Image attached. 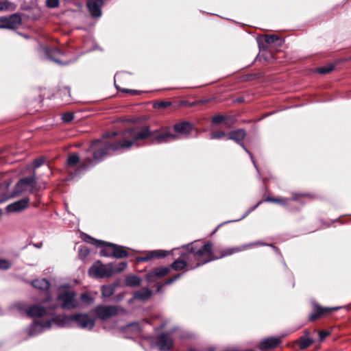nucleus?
Returning a JSON list of instances; mask_svg holds the SVG:
<instances>
[{
  "label": "nucleus",
  "mask_w": 351,
  "mask_h": 351,
  "mask_svg": "<svg viewBox=\"0 0 351 351\" xmlns=\"http://www.w3.org/2000/svg\"><path fill=\"white\" fill-rule=\"evenodd\" d=\"M262 203L261 201L258 202L254 207L251 208L249 210H248V213L255 210Z\"/></svg>",
  "instance_id": "603ef678"
},
{
  "label": "nucleus",
  "mask_w": 351,
  "mask_h": 351,
  "mask_svg": "<svg viewBox=\"0 0 351 351\" xmlns=\"http://www.w3.org/2000/svg\"><path fill=\"white\" fill-rule=\"evenodd\" d=\"M141 283V279L135 276H129L126 279V285L128 286H137Z\"/></svg>",
  "instance_id": "473e14b6"
},
{
  "label": "nucleus",
  "mask_w": 351,
  "mask_h": 351,
  "mask_svg": "<svg viewBox=\"0 0 351 351\" xmlns=\"http://www.w3.org/2000/svg\"><path fill=\"white\" fill-rule=\"evenodd\" d=\"M226 136V133L223 131H217L211 133L210 135V139H220Z\"/></svg>",
  "instance_id": "58836bf2"
},
{
  "label": "nucleus",
  "mask_w": 351,
  "mask_h": 351,
  "mask_svg": "<svg viewBox=\"0 0 351 351\" xmlns=\"http://www.w3.org/2000/svg\"><path fill=\"white\" fill-rule=\"evenodd\" d=\"M124 310L117 306L99 305L96 306L93 312L95 315L101 320H106L112 317L123 312Z\"/></svg>",
  "instance_id": "423d86ee"
},
{
  "label": "nucleus",
  "mask_w": 351,
  "mask_h": 351,
  "mask_svg": "<svg viewBox=\"0 0 351 351\" xmlns=\"http://www.w3.org/2000/svg\"><path fill=\"white\" fill-rule=\"evenodd\" d=\"M169 254V252L162 250H157L149 251L147 253L146 256L144 257H141L138 258V261H148L152 258H164Z\"/></svg>",
  "instance_id": "4be33fe9"
},
{
  "label": "nucleus",
  "mask_w": 351,
  "mask_h": 351,
  "mask_svg": "<svg viewBox=\"0 0 351 351\" xmlns=\"http://www.w3.org/2000/svg\"><path fill=\"white\" fill-rule=\"evenodd\" d=\"M32 285L36 289L43 291V293L45 296V299L43 301V304L47 303L51 300V298L48 291L50 284L48 280H47L45 278L36 279L32 282Z\"/></svg>",
  "instance_id": "f8f14e48"
},
{
  "label": "nucleus",
  "mask_w": 351,
  "mask_h": 351,
  "mask_svg": "<svg viewBox=\"0 0 351 351\" xmlns=\"http://www.w3.org/2000/svg\"><path fill=\"white\" fill-rule=\"evenodd\" d=\"M309 335L310 332L308 330H305L304 335L296 341V343L298 344L300 350H305L313 343V339L310 338Z\"/></svg>",
  "instance_id": "5701e85b"
},
{
  "label": "nucleus",
  "mask_w": 351,
  "mask_h": 351,
  "mask_svg": "<svg viewBox=\"0 0 351 351\" xmlns=\"http://www.w3.org/2000/svg\"><path fill=\"white\" fill-rule=\"evenodd\" d=\"M75 293L70 289H62L59 290L58 300L61 307L64 309H73L78 306V301L75 298Z\"/></svg>",
  "instance_id": "20e7f679"
},
{
  "label": "nucleus",
  "mask_w": 351,
  "mask_h": 351,
  "mask_svg": "<svg viewBox=\"0 0 351 351\" xmlns=\"http://www.w3.org/2000/svg\"><path fill=\"white\" fill-rule=\"evenodd\" d=\"M74 118V115H73V113L72 112H66L64 114H62V119L63 120L64 122L65 123H69L70 121H71Z\"/></svg>",
  "instance_id": "ea45409f"
},
{
  "label": "nucleus",
  "mask_w": 351,
  "mask_h": 351,
  "mask_svg": "<svg viewBox=\"0 0 351 351\" xmlns=\"http://www.w3.org/2000/svg\"><path fill=\"white\" fill-rule=\"evenodd\" d=\"M191 351H194V350H191Z\"/></svg>",
  "instance_id": "13d9d810"
},
{
  "label": "nucleus",
  "mask_w": 351,
  "mask_h": 351,
  "mask_svg": "<svg viewBox=\"0 0 351 351\" xmlns=\"http://www.w3.org/2000/svg\"><path fill=\"white\" fill-rule=\"evenodd\" d=\"M65 90L69 92V89L68 88H65Z\"/></svg>",
  "instance_id": "6e6d98bb"
},
{
  "label": "nucleus",
  "mask_w": 351,
  "mask_h": 351,
  "mask_svg": "<svg viewBox=\"0 0 351 351\" xmlns=\"http://www.w3.org/2000/svg\"><path fill=\"white\" fill-rule=\"evenodd\" d=\"M338 309H339V307L326 308L316 304L314 306L313 313L309 315V319L311 321H314L325 314Z\"/></svg>",
  "instance_id": "6ab92c4d"
},
{
  "label": "nucleus",
  "mask_w": 351,
  "mask_h": 351,
  "mask_svg": "<svg viewBox=\"0 0 351 351\" xmlns=\"http://www.w3.org/2000/svg\"><path fill=\"white\" fill-rule=\"evenodd\" d=\"M11 267V263L5 259H0V269H8Z\"/></svg>",
  "instance_id": "79ce46f5"
},
{
  "label": "nucleus",
  "mask_w": 351,
  "mask_h": 351,
  "mask_svg": "<svg viewBox=\"0 0 351 351\" xmlns=\"http://www.w3.org/2000/svg\"><path fill=\"white\" fill-rule=\"evenodd\" d=\"M21 23V16L17 14H13L8 17H0L1 29H15L18 27Z\"/></svg>",
  "instance_id": "9d476101"
},
{
  "label": "nucleus",
  "mask_w": 351,
  "mask_h": 351,
  "mask_svg": "<svg viewBox=\"0 0 351 351\" xmlns=\"http://www.w3.org/2000/svg\"><path fill=\"white\" fill-rule=\"evenodd\" d=\"M186 250V252L182 254V256H183L186 263H187L188 267L191 269H194L199 267V265H196V264H197V258H196V256H195L196 255L195 248L191 245H189L187 246Z\"/></svg>",
  "instance_id": "4468645a"
},
{
  "label": "nucleus",
  "mask_w": 351,
  "mask_h": 351,
  "mask_svg": "<svg viewBox=\"0 0 351 351\" xmlns=\"http://www.w3.org/2000/svg\"><path fill=\"white\" fill-rule=\"evenodd\" d=\"M93 161L90 158H86L82 165V168H85L86 167H88L89 165H92Z\"/></svg>",
  "instance_id": "8fccbe9b"
},
{
  "label": "nucleus",
  "mask_w": 351,
  "mask_h": 351,
  "mask_svg": "<svg viewBox=\"0 0 351 351\" xmlns=\"http://www.w3.org/2000/svg\"><path fill=\"white\" fill-rule=\"evenodd\" d=\"M10 3L3 2L0 3V11L8 10L9 9Z\"/></svg>",
  "instance_id": "09e8293b"
},
{
  "label": "nucleus",
  "mask_w": 351,
  "mask_h": 351,
  "mask_svg": "<svg viewBox=\"0 0 351 351\" xmlns=\"http://www.w3.org/2000/svg\"><path fill=\"white\" fill-rule=\"evenodd\" d=\"M180 277V274H177L173 276L172 278H169L166 282L165 285H170L173 282L176 280L178 279Z\"/></svg>",
  "instance_id": "de8ad7c7"
},
{
  "label": "nucleus",
  "mask_w": 351,
  "mask_h": 351,
  "mask_svg": "<svg viewBox=\"0 0 351 351\" xmlns=\"http://www.w3.org/2000/svg\"><path fill=\"white\" fill-rule=\"evenodd\" d=\"M84 240L85 242L93 244L97 247H104L106 243L103 241L95 239L89 235H85Z\"/></svg>",
  "instance_id": "7c9ffc66"
},
{
  "label": "nucleus",
  "mask_w": 351,
  "mask_h": 351,
  "mask_svg": "<svg viewBox=\"0 0 351 351\" xmlns=\"http://www.w3.org/2000/svg\"><path fill=\"white\" fill-rule=\"evenodd\" d=\"M84 240L85 242L93 244L97 247H104L106 243L103 241L95 239L89 235H85Z\"/></svg>",
  "instance_id": "c756f323"
},
{
  "label": "nucleus",
  "mask_w": 351,
  "mask_h": 351,
  "mask_svg": "<svg viewBox=\"0 0 351 351\" xmlns=\"http://www.w3.org/2000/svg\"><path fill=\"white\" fill-rule=\"evenodd\" d=\"M170 272V267H161L154 269L147 274V280L150 282H154L157 278H161Z\"/></svg>",
  "instance_id": "2eb2a0df"
},
{
  "label": "nucleus",
  "mask_w": 351,
  "mask_h": 351,
  "mask_svg": "<svg viewBox=\"0 0 351 351\" xmlns=\"http://www.w3.org/2000/svg\"><path fill=\"white\" fill-rule=\"evenodd\" d=\"M29 198H24L23 199L15 202L7 206L8 212H19L26 208L29 204Z\"/></svg>",
  "instance_id": "aec40b11"
},
{
  "label": "nucleus",
  "mask_w": 351,
  "mask_h": 351,
  "mask_svg": "<svg viewBox=\"0 0 351 351\" xmlns=\"http://www.w3.org/2000/svg\"><path fill=\"white\" fill-rule=\"evenodd\" d=\"M106 249H102L100 251L101 256H113L117 258H125L128 256L126 248L111 243H106Z\"/></svg>",
  "instance_id": "0eeeda50"
},
{
  "label": "nucleus",
  "mask_w": 351,
  "mask_h": 351,
  "mask_svg": "<svg viewBox=\"0 0 351 351\" xmlns=\"http://www.w3.org/2000/svg\"><path fill=\"white\" fill-rule=\"evenodd\" d=\"M279 38L276 35H267L265 36V42L268 44H272L278 40Z\"/></svg>",
  "instance_id": "a19ab883"
},
{
  "label": "nucleus",
  "mask_w": 351,
  "mask_h": 351,
  "mask_svg": "<svg viewBox=\"0 0 351 351\" xmlns=\"http://www.w3.org/2000/svg\"><path fill=\"white\" fill-rule=\"evenodd\" d=\"M245 136H246V133L244 130L238 129L236 130H233L228 134V139L233 140L236 143H237L239 145H240L244 149V150L247 153L249 154L255 167H256L252 154L247 150V149L245 147V145L242 143V141L245 138Z\"/></svg>",
  "instance_id": "9b49d317"
},
{
  "label": "nucleus",
  "mask_w": 351,
  "mask_h": 351,
  "mask_svg": "<svg viewBox=\"0 0 351 351\" xmlns=\"http://www.w3.org/2000/svg\"><path fill=\"white\" fill-rule=\"evenodd\" d=\"M334 69V66L332 65H328L325 66L320 67L317 69V71L320 74H327L329 73Z\"/></svg>",
  "instance_id": "e433bc0d"
},
{
  "label": "nucleus",
  "mask_w": 351,
  "mask_h": 351,
  "mask_svg": "<svg viewBox=\"0 0 351 351\" xmlns=\"http://www.w3.org/2000/svg\"><path fill=\"white\" fill-rule=\"evenodd\" d=\"M80 161V157L77 154H71L67 159V165L73 167L76 165Z\"/></svg>",
  "instance_id": "72a5a7b5"
},
{
  "label": "nucleus",
  "mask_w": 351,
  "mask_h": 351,
  "mask_svg": "<svg viewBox=\"0 0 351 351\" xmlns=\"http://www.w3.org/2000/svg\"><path fill=\"white\" fill-rule=\"evenodd\" d=\"M156 345L160 351H168L173 346V340L169 335L162 334L158 337Z\"/></svg>",
  "instance_id": "dca6fc26"
},
{
  "label": "nucleus",
  "mask_w": 351,
  "mask_h": 351,
  "mask_svg": "<svg viewBox=\"0 0 351 351\" xmlns=\"http://www.w3.org/2000/svg\"><path fill=\"white\" fill-rule=\"evenodd\" d=\"M58 321L59 317H53L51 319L47 320L44 323L35 321L29 326L27 331L28 335L29 336H34L40 333L45 329L52 327L53 325L58 326Z\"/></svg>",
  "instance_id": "6e6552de"
},
{
  "label": "nucleus",
  "mask_w": 351,
  "mask_h": 351,
  "mask_svg": "<svg viewBox=\"0 0 351 351\" xmlns=\"http://www.w3.org/2000/svg\"><path fill=\"white\" fill-rule=\"evenodd\" d=\"M123 92L124 93H129L132 95H138L139 94V91L138 90H133V89H123Z\"/></svg>",
  "instance_id": "3c124183"
},
{
  "label": "nucleus",
  "mask_w": 351,
  "mask_h": 351,
  "mask_svg": "<svg viewBox=\"0 0 351 351\" xmlns=\"http://www.w3.org/2000/svg\"><path fill=\"white\" fill-rule=\"evenodd\" d=\"M152 295V291L147 288H143L134 293V298L141 300H147Z\"/></svg>",
  "instance_id": "a878e982"
},
{
  "label": "nucleus",
  "mask_w": 351,
  "mask_h": 351,
  "mask_svg": "<svg viewBox=\"0 0 351 351\" xmlns=\"http://www.w3.org/2000/svg\"><path fill=\"white\" fill-rule=\"evenodd\" d=\"M162 286H160L158 288V291H160V289Z\"/></svg>",
  "instance_id": "4d7b16f0"
},
{
  "label": "nucleus",
  "mask_w": 351,
  "mask_h": 351,
  "mask_svg": "<svg viewBox=\"0 0 351 351\" xmlns=\"http://www.w3.org/2000/svg\"><path fill=\"white\" fill-rule=\"evenodd\" d=\"M282 341V337H268L263 339L259 345L258 348L262 351H267L276 348Z\"/></svg>",
  "instance_id": "ddd939ff"
},
{
  "label": "nucleus",
  "mask_w": 351,
  "mask_h": 351,
  "mask_svg": "<svg viewBox=\"0 0 351 351\" xmlns=\"http://www.w3.org/2000/svg\"><path fill=\"white\" fill-rule=\"evenodd\" d=\"M56 307V306H54L51 310H47L40 305H34L29 308L27 315L30 317H43L46 315L51 314Z\"/></svg>",
  "instance_id": "a211bd4d"
},
{
  "label": "nucleus",
  "mask_w": 351,
  "mask_h": 351,
  "mask_svg": "<svg viewBox=\"0 0 351 351\" xmlns=\"http://www.w3.org/2000/svg\"><path fill=\"white\" fill-rule=\"evenodd\" d=\"M127 265L126 262H121L117 266L113 265L114 274L123 271L127 267Z\"/></svg>",
  "instance_id": "c9c22d12"
},
{
  "label": "nucleus",
  "mask_w": 351,
  "mask_h": 351,
  "mask_svg": "<svg viewBox=\"0 0 351 351\" xmlns=\"http://www.w3.org/2000/svg\"><path fill=\"white\" fill-rule=\"evenodd\" d=\"M114 285H103L101 287V295L104 299L109 298L114 295L115 291Z\"/></svg>",
  "instance_id": "393cba45"
},
{
  "label": "nucleus",
  "mask_w": 351,
  "mask_h": 351,
  "mask_svg": "<svg viewBox=\"0 0 351 351\" xmlns=\"http://www.w3.org/2000/svg\"><path fill=\"white\" fill-rule=\"evenodd\" d=\"M290 200L297 201L298 200V195H293L291 199L288 198H275V197H267L265 201L269 202H273L280 204L282 205H286Z\"/></svg>",
  "instance_id": "bb28decb"
},
{
  "label": "nucleus",
  "mask_w": 351,
  "mask_h": 351,
  "mask_svg": "<svg viewBox=\"0 0 351 351\" xmlns=\"http://www.w3.org/2000/svg\"><path fill=\"white\" fill-rule=\"evenodd\" d=\"M10 183L5 182L0 184V202L7 200L10 195L8 193Z\"/></svg>",
  "instance_id": "cd10ccee"
},
{
  "label": "nucleus",
  "mask_w": 351,
  "mask_h": 351,
  "mask_svg": "<svg viewBox=\"0 0 351 351\" xmlns=\"http://www.w3.org/2000/svg\"><path fill=\"white\" fill-rule=\"evenodd\" d=\"M117 135V140L110 142L106 138L94 141L90 147L93 152V159L95 162L104 160L105 156L112 154L113 152L130 148L138 141L144 140L149 137L156 143H167L178 138L177 135L171 133L169 129L165 130H156L151 132L148 126L135 128L124 130Z\"/></svg>",
  "instance_id": "f257e3e1"
},
{
  "label": "nucleus",
  "mask_w": 351,
  "mask_h": 351,
  "mask_svg": "<svg viewBox=\"0 0 351 351\" xmlns=\"http://www.w3.org/2000/svg\"><path fill=\"white\" fill-rule=\"evenodd\" d=\"M45 162L44 158H38L34 160V166L35 168L40 167Z\"/></svg>",
  "instance_id": "a18cd8bd"
},
{
  "label": "nucleus",
  "mask_w": 351,
  "mask_h": 351,
  "mask_svg": "<svg viewBox=\"0 0 351 351\" xmlns=\"http://www.w3.org/2000/svg\"><path fill=\"white\" fill-rule=\"evenodd\" d=\"M89 254V250L87 246L82 245L80 247L78 255L80 258L84 260Z\"/></svg>",
  "instance_id": "f704fd0d"
},
{
  "label": "nucleus",
  "mask_w": 351,
  "mask_h": 351,
  "mask_svg": "<svg viewBox=\"0 0 351 351\" xmlns=\"http://www.w3.org/2000/svg\"><path fill=\"white\" fill-rule=\"evenodd\" d=\"M46 5L51 8H56L59 5V0H46Z\"/></svg>",
  "instance_id": "37998d69"
},
{
  "label": "nucleus",
  "mask_w": 351,
  "mask_h": 351,
  "mask_svg": "<svg viewBox=\"0 0 351 351\" xmlns=\"http://www.w3.org/2000/svg\"><path fill=\"white\" fill-rule=\"evenodd\" d=\"M227 119H228L227 116L218 114L212 118V123L215 124V125H219V124H221V123L225 122V124L227 125L228 127H230V125H228V123L226 122Z\"/></svg>",
  "instance_id": "2f4dec72"
},
{
  "label": "nucleus",
  "mask_w": 351,
  "mask_h": 351,
  "mask_svg": "<svg viewBox=\"0 0 351 351\" xmlns=\"http://www.w3.org/2000/svg\"><path fill=\"white\" fill-rule=\"evenodd\" d=\"M134 326H136V327H138V325H137V324H136V325L132 324V325H131V326H130L129 327L130 328V327H134Z\"/></svg>",
  "instance_id": "864d4df0"
},
{
  "label": "nucleus",
  "mask_w": 351,
  "mask_h": 351,
  "mask_svg": "<svg viewBox=\"0 0 351 351\" xmlns=\"http://www.w3.org/2000/svg\"><path fill=\"white\" fill-rule=\"evenodd\" d=\"M58 326L65 327L72 322L76 323V324L82 328L91 330L95 326V319L87 314L77 313L71 316H63L59 317Z\"/></svg>",
  "instance_id": "7ed1b4c3"
},
{
  "label": "nucleus",
  "mask_w": 351,
  "mask_h": 351,
  "mask_svg": "<svg viewBox=\"0 0 351 351\" xmlns=\"http://www.w3.org/2000/svg\"><path fill=\"white\" fill-rule=\"evenodd\" d=\"M173 130L178 134L188 135L192 131L193 125L191 123L184 121L174 125Z\"/></svg>",
  "instance_id": "412c9836"
},
{
  "label": "nucleus",
  "mask_w": 351,
  "mask_h": 351,
  "mask_svg": "<svg viewBox=\"0 0 351 351\" xmlns=\"http://www.w3.org/2000/svg\"><path fill=\"white\" fill-rule=\"evenodd\" d=\"M252 245L249 244L239 247H229L219 252V254H215L213 251V244L206 243L199 249L195 248L196 258H197V264L196 265H202L211 261L221 258L226 256H230L237 252H241L251 247Z\"/></svg>",
  "instance_id": "f03ea898"
},
{
  "label": "nucleus",
  "mask_w": 351,
  "mask_h": 351,
  "mask_svg": "<svg viewBox=\"0 0 351 351\" xmlns=\"http://www.w3.org/2000/svg\"><path fill=\"white\" fill-rule=\"evenodd\" d=\"M21 189H25V191L27 190V188L26 186H21Z\"/></svg>",
  "instance_id": "5fc2aeb1"
},
{
  "label": "nucleus",
  "mask_w": 351,
  "mask_h": 351,
  "mask_svg": "<svg viewBox=\"0 0 351 351\" xmlns=\"http://www.w3.org/2000/svg\"><path fill=\"white\" fill-rule=\"evenodd\" d=\"M330 335V332L326 330H320L319 331V337L321 341L325 339L327 336Z\"/></svg>",
  "instance_id": "49530a36"
},
{
  "label": "nucleus",
  "mask_w": 351,
  "mask_h": 351,
  "mask_svg": "<svg viewBox=\"0 0 351 351\" xmlns=\"http://www.w3.org/2000/svg\"><path fill=\"white\" fill-rule=\"evenodd\" d=\"M81 300L86 304H90L93 302V298L88 293H84L81 295Z\"/></svg>",
  "instance_id": "4c0bfd02"
},
{
  "label": "nucleus",
  "mask_w": 351,
  "mask_h": 351,
  "mask_svg": "<svg viewBox=\"0 0 351 351\" xmlns=\"http://www.w3.org/2000/svg\"><path fill=\"white\" fill-rule=\"evenodd\" d=\"M47 56L49 59L58 64H66L69 63V61H64L61 59V57L63 56V53L58 49H53L47 51Z\"/></svg>",
  "instance_id": "b1692460"
},
{
  "label": "nucleus",
  "mask_w": 351,
  "mask_h": 351,
  "mask_svg": "<svg viewBox=\"0 0 351 351\" xmlns=\"http://www.w3.org/2000/svg\"><path fill=\"white\" fill-rule=\"evenodd\" d=\"M36 182L34 175L22 178L16 185L15 193L20 194L25 191V189H21V186H26L27 189H29L31 193H34L36 190Z\"/></svg>",
  "instance_id": "1a4fd4ad"
},
{
  "label": "nucleus",
  "mask_w": 351,
  "mask_h": 351,
  "mask_svg": "<svg viewBox=\"0 0 351 351\" xmlns=\"http://www.w3.org/2000/svg\"><path fill=\"white\" fill-rule=\"evenodd\" d=\"M186 267H188L187 263H186L182 256H181L180 258L176 260L171 265V268L176 271L182 270L184 269Z\"/></svg>",
  "instance_id": "c85d7f7f"
},
{
  "label": "nucleus",
  "mask_w": 351,
  "mask_h": 351,
  "mask_svg": "<svg viewBox=\"0 0 351 351\" xmlns=\"http://www.w3.org/2000/svg\"><path fill=\"white\" fill-rule=\"evenodd\" d=\"M102 0H88L87 7L93 17H99L101 15Z\"/></svg>",
  "instance_id": "f3484780"
},
{
  "label": "nucleus",
  "mask_w": 351,
  "mask_h": 351,
  "mask_svg": "<svg viewBox=\"0 0 351 351\" xmlns=\"http://www.w3.org/2000/svg\"><path fill=\"white\" fill-rule=\"evenodd\" d=\"M170 105H171L170 102L160 101V102L155 104L154 106V108H165L169 106Z\"/></svg>",
  "instance_id": "c03bdc74"
},
{
  "label": "nucleus",
  "mask_w": 351,
  "mask_h": 351,
  "mask_svg": "<svg viewBox=\"0 0 351 351\" xmlns=\"http://www.w3.org/2000/svg\"><path fill=\"white\" fill-rule=\"evenodd\" d=\"M88 274L94 278L109 277L114 274L113 265H104L100 261H97L89 268Z\"/></svg>",
  "instance_id": "39448f33"
}]
</instances>
